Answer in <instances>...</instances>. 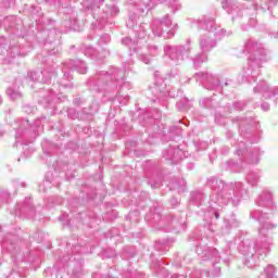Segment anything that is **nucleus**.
Masks as SVG:
<instances>
[{
    "instance_id": "nucleus-1",
    "label": "nucleus",
    "mask_w": 278,
    "mask_h": 278,
    "mask_svg": "<svg viewBox=\"0 0 278 278\" xmlns=\"http://www.w3.org/2000/svg\"><path fill=\"white\" fill-rule=\"evenodd\" d=\"M206 186L212 190L208 198V207L212 215L218 220L219 212L232 205L238 207L242 199H249V189L241 181L226 184L225 181L212 176L207 179Z\"/></svg>"
},
{
    "instance_id": "nucleus-2",
    "label": "nucleus",
    "mask_w": 278,
    "mask_h": 278,
    "mask_svg": "<svg viewBox=\"0 0 278 278\" xmlns=\"http://www.w3.org/2000/svg\"><path fill=\"white\" fill-rule=\"evenodd\" d=\"M242 53H245L249 58L247 65L243 66L239 76L243 84H253V81H257V77H260L262 64L268 62V53L264 45L253 38L245 40Z\"/></svg>"
},
{
    "instance_id": "nucleus-3",
    "label": "nucleus",
    "mask_w": 278,
    "mask_h": 278,
    "mask_svg": "<svg viewBox=\"0 0 278 278\" xmlns=\"http://www.w3.org/2000/svg\"><path fill=\"white\" fill-rule=\"evenodd\" d=\"M250 218L257 220L258 223V237L254 242H256V248L258 253H270V248L273 247V237H270V231H273L277 224L270 220V216L260 210H254L250 212Z\"/></svg>"
},
{
    "instance_id": "nucleus-4",
    "label": "nucleus",
    "mask_w": 278,
    "mask_h": 278,
    "mask_svg": "<svg viewBox=\"0 0 278 278\" xmlns=\"http://www.w3.org/2000/svg\"><path fill=\"white\" fill-rule=\"evenodd\" d=\"M125 81V70L112 67L110 72H98L93 77L89 78L88 86L93 92H103V90H114V88H123Z\"/></svg>"
},
{
    "instance_id": "nucleus-5",
    "label": "nucleus",
    "mask_w": 278,
    "mask_h": 278,
    "mask_svg": "<svg viewBox=\"0 0 278 278\" xmlns=\"http://www.w3.org/2000/svg\"><path fill=\"white\" fill-rule=\"evenodd\" d=\"M247 3L233 2L226 0L222 2V8L228 13L232 14V21H238L242 16H249L251 12H257L262 10L266 12L270 10L269 3H278V0H245Z\"/></svg>"
},
{
    "instance_id": "nucleus-6",
    "label": "nucleus",
    "mask_w": 278,
    "mask_h": 278,
    "mask_svg": "<svg viewBox=\"0 0 278 278\" xmlns=\"http://www.w3.org/2000/svg\"><path fill=\"white\" fill-rule=\"evenodd\" d=\"M163 53L174 66H181L186 60H190L192 41L187 39L185 45H165L163 47Z\"/></svg>"
},
{
    "instance_id": "nucleus-7",
    "label": "nucleus",
    "mask_w": 278,
    "mask_h": 278,
    "mask_svg": "<svg viewBox=\"0 0 278 278\" xmlns=\"http://www.w3.org/2000/svg\"><path fill=\"white\" fill-rule=\"evenodd\" d=\"M103 4V0H98V2H91L87 4V10L91 12L93 18L96 20L94 27L98 29H103L108 24V16H116L119 12L116 5H105V8L101 9Z\"/></svg>"
},
{
    "instance_id": "nucleus-8",
    "label": "nucleus",
    "mask_w": 278,
    "mask_h": 278,
    "mask_svg": "<svg viewBox=\"0 0 278 278\" xmlns=\"http://www.w3.org/2000/svg\"><path fill=\"white\" fill-rule=\"evenodd\" d=\"M256 244L257 242L251 239H243L239 244V252L244 255V264L248 268L260 266V257L268 255V253L261 254Z\"/></svg>"
},
{
    "instance_id": "nucleus-9",
    "label": "nucleus",
    "mask_w": 278,
    "mask_h": 278,
    "mask_svg": "<svg viewBox=\"0 0 278 278\" xmlns=\"http://www.w3.org/2000/svg\"><path fill=\"white\" fill-rule=\"evenodd\" d=\"M20 127L15 134L14 147L21 142L27 144V142H34L38 136V127H40V119H36L34 124H29L28 119H20Z\"/></svg>"
},
{
    "instance_id": "nucleus-10",
    "label": "nucleus",
    "mask_w": 278,
    "mask_h": 278,
    "mask_svg": "<svg viewBox=\"0 0 278 278\" xmlns=\"http://www.w3.org/2000/svg\"><path fill=\"white\" fill-rule=\"evenodd\" d=\"M152 34L166 40L174 38L177 31V24H173L170 16L167 14L163 18H154L151 24Z\"/></svg>"
},
{
    "instance_id": "nucleus-11",
    "label": "nucleus",
    "mask_w": 278,
    "mask_h": 278,
    "mask_svg": "<svg viewBox=\"0 0 278 278\" xmlns=\"http://www.w3.org/2000/svg\"><path fill=\"white\" fill-rule=\"evenodd\" d=\"M232 123H237L239 134L242 138H245L252 142V144L260 142V136L255 132L257 131V122L255 119L251 117H235L232 118Z\"/></svg>"
},
{
    "instance_id": "nucleus-12",
    "label": "nucleus",
    "mask_w": 278,
    "mask_h": 278,
    "mask_svg": "<svg viewBox=\"0 0 278 278\" xmlns=\"http://www.w3.org/2000/svg\"><path fill=\"white\" fill-rule=\"evenodd\" d=\"M197 24L201 29H205V31L214 34L215 38H218V40H220V38H225V36H231V30L220 28V26L216 24V20L212 16L203 15L197 20Z\"/></svg>"
},
{
    "instance_id": "nucleus-13",
    "label": "nucleus",
    "mask_w": 278,
    "mask_h": 278,
    "mask_svg": "<svg viewBox=\"0 0 278 278\" xmlns=\"http://www.w3.org/2000/svg\"><path fill=\"white\" fill-rule=\"evenodd\" d=\"M194 78L206 90H223V86H220V77H218V75L208 72H200L194 74Z\"/></svg>"
},
{
    "instance_id": "nucleus-14",
    "label": "nucleus",
    "mask_w": 278,
    "mask_h": 278,
    "mask_svg": "<svg viewBox=\"0 0 278 278\" xmlns=\"http://www.w3.org/2000/svg\"><path fill=\"white\" fill-rule=\"evenodd\" d=\"M159 226L163 231H184L186 230V222L184 218L175 219L173 215H165L163 218L160 219Z\"/></svg>"
},
{
    "instance_id": "nucleus-15",
    "label": "nucleus",
    "mask_w": 278,
    "mask_h": 278,
    "mask_svg": "<svg viewBox=\"0 0 278 278\" xmlns=\"http://www.w3.org/2000/svg\"><path fill=\"white\" fill-rule=\"evenodd\" d=\"M195 252L199 257L203 260V262H207V260H213L214 264H218L220 262V255H218V250L214 248H210L207 245H198L195 248Z\"/></svg>"
},
{
    "instance_id": "nucleus-16",
    "label": "nucleus",
    "mask_w": 278,
    "mask_h": 278,
    "mask_svg": "<svg viewBox=\"0 0 278 278\" xmlns=\"http://www.w3.org/2000/svg\"><path fill=\"white\" fill-rule=\"evenodd\" d=\"M163 157L167 160V162H170V164H179L181 160L188 157V153L179 149V147H169L168 149L163 151Z\"/></svg>"
},
{
    "instance_id": "nucleus-17",
    "label": "nucleus",
    "mask_w": 278,
    "mask_h": 278,
    "mask_svg": "<svg viewBox=\"0 0 278 278\" xmlns=\"http://www.w3.org/2000/svg\"><path fill=\"white\" fill-rule=\"evenodd\" d=\"M136 9H131L128 15V20L126 21V27L128 29H132V31L138 27V21H140V14H144V12H149L150 10L144 7V4L138 5L136 4Z\"/></svg>"
},
{
    "instance_id": "nucleus-18",
    "label": "nucleus",
    "mask_w": 278,
    "mask_h": 278,
    "mask_svg": "<svg viewBox=\"0 0 278 278\" xmlns=\"http://www.w3.org/2000/svg\"><path fill=\"white\" fill-rule=\"evenodd\" d=\"M151 92L157 99V101H163V99H166V97L175 98V92L170 91V88H168L164 83H155L151 87Z\"/></svg>"
},
{
    "instance_id": "nucleus-19",
    "label": "nucleus",
    "mask_w": 278,
    "mask_h": 278,
    "mask_svg": "<svg viewBox=\"0 0 278 278\" xmlns=\"http://www.w3.org/2000/svg\"><path fill=\"white\" fill-rule=\"evenodd\" d=\"M217 45L218 42L214 37H212V33L210 31L199 37V47L202 53H210V51H212V49H215Z\"/></svg>"
},
{
    "instance_id": "nucleus-20",
    "label": "nucleus",
    "mask_w": 278,
    "mask_h": 278,
    "mask_svg": "<svg viewBox=\"0 0 278 278\" xmlns=\"http://www.w3.org/2000/svg\"><path fill=\"white\" fill-rule=\"evenodd\" d=\"M142 1L146 4V10H153L157 5V3H164V2L168 3V8H170L173 14L181 10V3L179 2V0H142Z\"/></svg>"
},
{
    "instance_id": "nucleus-21",
    "label": "nucleus",
    "mask_w": 278,
    "mask_h": 278,
    "mask_svg": "<svg viewBox=\"0 0 278 278\" xmlns=\"http://www.w3.org/2000/svg\"><path fill=\"white\" fill-rule=\"evenodd\" d=\"M254 92L257 93L260 92L261 94H263L264 99H270L271 97H274L275 99H278V87H268V84H266V81H261L260 84H257L256 87H254Z\"/></svg>"
},
{
    "instance_id": "nucleus-22",
    "label": "nucleus",
    "mask_w": 278,
    "mask_h": 278,
    "mask_svg": "<svg viewBox=\"0 0 278 278\" xmlns=\"http://www.w3.org/2000/svg\"><path fill=\"white\" fill-rule=\"evenodd\" d=\"M17 213L20 216H25L26 218L36 217V208H34V204H31V198H25L23 204L17 205Z\"/></svg>"
},
{
    "instance_id": "nucleus-23",
    "label": "nucleus",
    "mask_w": 278,
    "mask_h": 278,
    "mask_svg": "<svg viewBox=\"0 0 278 278\" xmlns=\"http://www.w3.org/2000/svg\"><path fill=\"white\" fill-rule=\"evenodd\" d=\"M258 207H266L267 210H275V202H273V193L269 191H263L255 200Z\"/></svg>"
},
{
    "instance_id": "nucleus-24",
    "label": "nucleus",
    "mask_w": 278,
    "mask_h": 278,
    "mask_svg": "<svg viewBox=\"0 0 278 278\" xmlns=\"http://www.w3.org/2000/svg\"><path fill=\"white\" fill-rule=\"evenodd\" d=\"M148 53L149 54H138V60H140V62H143V64H151V62H153V58H157V55H160V47L155 45H149Z\"/></svg>"
},
{
    "instance_id": "nucleus-25",
    "label": "nucleus",
    "mask_w": 278,
    "mask_h": 278,
    "mask_svg": "<svg viewBox=\"0 0 278 278\" xmlns=\"http://www.w3.org/2000/svg\"><path fill=\"white\" fill-rule=\"evenodd\" d=\"M63 66L68 71H77L80 75H86V73H88V66H86V63L81 60H70L68 62H65Z\"/></svg>"
},
{
    "instance_id": "nucleus-26",
    "label": "nucleus",
    "mask_w": 278,
    "mask_h": 278,
    "mask_svg": "<svg viewBox=\"0 0 278 278\" xmlns=\"http://www.w3.org/2000/svg\"><path fill=\"white\" fill-rule=\"evenodd\" d=\"M201 108H205L206 110H215V108H220V103L216 98V94H213L212 98H203L200 100Z\"/></svg>"
},
{
    "instance_id": "nucleus-27",
    "label": "nucleus",
    "mask_w": 278,
    "mask_h": 278,
    "mask_svg": "<svg viewBox=\"0 0 278 278\" xmlns=\"http://www.w3.org/2000/svg\"><path fill=\"white\" fill-rule=\"evenodd\" d=\"M85 55H87L88 58H92V60H103L104 58H108V55H110V51L109 50H104L103 54H101L100 52H97V50L91 47L88 46L85 49Z\"/></svg>"
},
{
    "instance_id": "nucleus-28",
    "label": "nucleus",
    "mask_w": 278,
    "mask_h": 278,
    "mask_svg": "<svg viewBox=\"0 0 278 278\" xmlns=\"http://www.w3.org/2000/svg\"><path fill=\"white\" fill-rule=\"evenodd\" d=\"M28 79L30 81H39V84H49L51 77H45V72H29Z\"/></svg>"
},
{
    "instance_id": "nucleus-29",
    "label": "nucleus",
    "mask_w": 278,
    "mask_h": 278,
    "mask_svg": "<svg viewBox=\"0 0 278 278\" xmlns=\"http://www.w3.org/2000/svg\"><path fill=\"white\" fill-rule=\"evenodd\" d=\"M190 60L193 64V68H201V64L207 62V54L205 52H200L194 56L190 58Z\"/></svg>"
},
{
    "instance_id": "nucleus-30",
    "label": "nucleus",
    "mask_w": 278,
    "mask_h": 278,
    "mask_svg": "<svg viewBox=\"0 0 278 278\" xmlns=\"http://www.w3.org/2000/svg\"><path fill=\"white\" fill-rule=\"evenodd\" d=\"M55 101H66V96H59L58 92H55V86L50 90V94L46 98V102L48 103V106H51V102Z\"/></svg>"
},
{
    "instance_id": "nucleus-31",
    "label": "nucleus",
    "mask_w": 278,
    "mask_h": 278,
    "mask_svg": "<svg viewBox=\"0 0 278 278\" xmlns=\"http://www.w3.org/2000/svg\"><path fill=\"white\" fill-rule=\"evenodd\" d=\"M72 79L73 76L71 75V72H66V70H64L63 77L59 81V86H61V88H73V83H71Z\"/></svg>"
},
{
    "instance_id": "nucleus-32",
    "label": "nucleus",
    "mask_w": 278,
    "mask_h": 278,
    "mask_svg": "<svg viewBox=\"0 0 278 278\" xmlns=\"http://www.w3.org/2000/svg\"><path fill=\"white\" fill-rule=\"evenodd\" d=\"M7 94L12 101H18V99H23V92L16 88V86L9 87L7 89Z\"/></svg>"
},
{
    "instance_id": "nucleus-33",
    "label": "nucleus",
    "mask_w": 278,
    "mask_h": 278,
    "mask_svg": "<svg viewBox=\"0 0 278 278\" xmlns=\"http://www.w3.org/2000/svg\"><path fill=\"white\" fill-rule=\"evenodd\" d=\"M248 164H260V150L258 148H254L253 151L248 153V157L245 159Z\"/></svg>"
},
{
    "instance_id": "nucleus-34",
    "label": "nucleus",
    "mask_w": 278,
    "mask_h": 278,
    "mask_svg": "<svg viewBox=\"0 0 278 278\" xmlns=\"http://www.w3.org/2000/svg\"><path fill=\"white\" fill-rule=\"evenodd\" d=\"M134 33L139 40H144V37L147 36V24H139L138 27L134 29Z\"/></svg>"
},
{
    "instance_id": "nucleus-35",
    "label": "nucleus",
    "mask_w": 278,
    "mask_h": 278,
    "mask_svg": "<svg viewBox=\"0 0 278 278\" xmlns=\"http://www.w3.org/2000/svg\"><path fill=\"white\" fill-rule=\"evenodd\" d=\"M122 45H125L126 47H128V49H130V51L132 50L135 53H138V43L136 41H134V39L131 37H126L122 39Z\"/></svg>"
},
{
    "instance_id": "nucleus-36",
    "label": "nucleus",
    "mask_w": 278,
    "mask_h": 278,
    "mask_svg": "<svg viewBox=\"0 0 278 278\" xmlns=\"http://www.w3.org/2000/svg\"><path fill=\"white\" fill-rule=\"evenodd\" d=\"M275 273H276V268L274 267V265H267L258 278H277Z\"/></svg>"
},
{
    "instance_id": "nucleus-37",
    "label": "nucleus",
    "mask_w": 278,
    "mask_h": 278,
    "mask_svg": "<svg viewBox=\"0 0 278 278\" xmlns=\"http://www.w3.org/2000/svg\"><path fill=\"white\" fill-rule=\"evenodd\" d=\"M203 202V192L201 191H194L191 193V203H194V205H201Z\"/></svg>"
},
{
    "instance_id": "nucleus-38",
    "label": "nucleus",
    "mask_w": 278,
    "mask_h": 278,
    "mask_svg": "<svg viewBox=\"0 0 278 278\" xmlns=\"http://www.w3.org/2000/svg\"><path fill=\"white\" fill-rule=\"evenodd\" d=\"M236 154L239 157H244V155H247V143H244V141H240L237 144Z\"/></svg>"
},
{
    "instance_id": "nucleus-39",
    "label": "nucleus",
    "mask_w": 278,
    "mask_h": 278,
    "mask_svg": "<svg viewBox=\"0 0 278 278\" xmlns=\"http://www.w3.org/2000/svg\"><path fill=\"white\" fill-rule=\"evenodd\" d=\"M247 179L250 186H257V182L260 181V175H257V173L255 172H251L250 174H248Z\"/></svg>"
},
{
    "instance_id": "nucleus-40",
    "label": "nucleus",
    "mask_w": 278,
    "mask_h": 278,
    "mask_svg": "<svg viewBox=\"0 0 278 278\" xmlns=\"http://www.w3.org/2000/svg\"><path fill=\"white\" fill-rule=\"evenodd\" d=\"M240 225V222L233 217L225 220V228L226 229H233Z\"/></svg>"
},
{
    "instance_id": "nucleus-41",
    "label": "nucleus",
    "mask_w": 278,
    "mask_h": 278,
    "mask_svg": "<svg viewBox=\"0 0 278 278\" xmlns=\"http://www.w3.org/2000/svg\"><path fill=\"white\" fill-rule=\"evenodd\" d=\"M176 108L179 112H186L190 110V102L188 100H181L176 103Z\"/></svg>"
},
{
    "instance_id": "nucleus-42",
    "label": "nucleus",
    "mask_w": 278,
    "mask_h": 278,
    "mask_svg": "<svg viewBox=\"0 0 278 278\" xmlns=\"http://www.w3.org/2000/svg\"><path fill=\"white\" fill-rule=\"evenodd\" d=\"M155 249L156 251H168L170 249V245L168 244V241L163 240V241H156L155 243Z\"/></svg>"
},
{
    "instance_id": "nucleus-43",
    "label": "nucleus",
    "mask_w": 278,
    "mask_h": 278,
    "mask_svg": "<svg viewBox=\"0 0 278 278\" xmlns=\"http://www.w3.org/2000/svg\"><path fill=\"white\" fill-rule=\"evenodd\" d=\"M172 188H174V190H184V188L186 187V180L184 179H178V180H174L170 182Z\"/></svg>"
},
{
    "instance_id": "nucleus-44",
    "label": "nucleus",
    "mask_w": 278,
    "mask_h": 278,
    "mask_svg": "<svg viewBox=\"0 0 278 278\" xmlns=\"http://www.w3.org/2000/svg\"><path fill=\"white\" fill-rule=\"evenodd\" d=\"M8 54L11 58H16L18 55H21V48H18V46H13L8 50Z\"/></svg>"
},
{
    "instance_id": "nucleus-45",
    "label": "nucleus",
    "mask_w": 278,
    "mask_h": 278,
    "mask_svg": "<svg viewBox=\"0 0 278 278\" xmlns=\"http://www.w3.org/2000/svg\"><path fill=\"white\" fill-rule=\"evenodd\" d=\"M215 123L217 125L225 126V125H227V117H225V115H222L220 113H217L215 115Z\"/></svg>"
},
{
    "instance_id": "nucleus-46",
    "label": "nucleus",
    "mask_w": 278,
    "mask_h": 278,
    "mask_svg": "<svg viewBox=\"0 0 278 278\" xmlns=\"http://www.w3.org/2000/svg\"><path fill=\"white\" fill-rule=\"evenodd\" d=\"M110 40H111L110 35L104 34V35H102V36L100 37V39H99V41H98V45H99L100 47H103V45H110Z\"/></svg>"
},
{
    "instance_id": "nucleus-47",
    "label": "nucleus",
    "mask_w": 278,
    "mask_h": 278,
    "mask_svg": "<svg viewBox=\"0 0 278 278\" xmlns=\"http://www.w3.org/2000/svg\"><path fill=\"white\" fill-rule=\"evenodd\" d=\"M8 199H10V192L0 189V203H8Z\"/></svg>"
},
{
    "instance_id": "nucleus-48",
    "label": "nucleus",
    "mask_w": 278,
    "mask_h": 278,
    "mask_svg": "<svg viewBox=\"0 0 278 278\" xmlns=\"http://www.w3.org/2000/svg\"><path fill=\"white\" fill-rule=\"evenodd\" d=\"M67 116H68V118H72V121L79 118V114L77 113V111L75 109H68Z\"/></svg>"
},
{
    "instance_id": "nucleus-49",
    "label": "nucleus",
    "mask_w": 278,
    "mask_h": 278,
    "mask_svg": "<svg viewBox=\"0 0 278 278\" xmlns=\"http://www.w3.org/2000/svg\"><path fill=\"white\" fill-rule=\"evenodd\" d=\"M245 105L247 104L244 102L239 101V102H235L232 104V108H233V110H237L238 112H242V110H244Z\"/></svg>"
},
{
    "instance_id": "nucleus-50",
    "label": "nucleus",
    "mask_w": 278,
    "mask_h": 278,
    "mask_svg": "<svg viewBox=\"0 0 278 278\" xmlns=\"http://www.w3.org/2000/svg\"><path fill=\"white\" fill-rule=\"evenodd\" d=\"M22 109H23V112H25V114H34V110H36V108L29 104H24Z\"/></svg>"
},
{
    "instance_id": "nucleus-51",
    "label": "nucleus",
    "mask_w": 278,
    "mask_h": 278,
    "mask_svg": "<svg viewBox=\"0 0 278 278\" xmlns=\"http://www.w3.org/2000/svg\"><path fill=\"white\" fill-rule=\"evenodd\" d=\"M149 185H151L152 190H155L157 188H160V186H162V178H159L157 180L149 181Z\"/></svg>"
},
{
    "instance_id": "nucleus-52",
    "label": "nucleus",
    "mask_w": 278,
    "mask_h": 278,
    "mask_svg": "<svg viewBox=\"0 0 278 278\" xmlns=\"http://www.w3.org/2000/svg\"><path fill=\"white\" fill-rule=\"evenodd\" d=\"M130 5H139V8H142V5H144V8H147V4L143 0H130Z\"/></svg>"
},
{
    "instance_id": "nucleus-53",
    "label": "nucleus",
    "mask_w": 278,
    "mask_h": 278,
    "mask_svg": "<svg viewBox=\"0 0 278 278\" xmlns=\"http://www.w3.org/2000/svg\"><path fill=\"white\" fill-rule=\"evenodd\" d=\"M39 22L43 23V25H53L55 23L52 18H47L45 16H42Z\"/></svg>"
},
{
    "instance_id": "nucleus-54",
    "label": "nucleus",
    "mask_w": 278,
    "mask_h": 278,
    "mask_svg": "<svg viewBox=\"0 0 278 278\" xmlns=\"http://www.w3.org/2000/svg\"><path fill=\"white\" fill-rule=\"evenodd\" d=\"M213 266H214V269L211 274L212 277H220V267H216V265H214V264H213Z\"/></svg>"
},
{
    "instance_id": "nucleus-55",
    "label": "nucleus",
    "mask_w": 278,
    "mask_h": 278,
    "mask_svg": "<svg viewBox=\"0 0 278 278\" xmlns=\"http://www.w3.org/2000/svg\"><path fill=\"white\" fill-rule=\"evenodd\" d=\"M249 21H250V27H255V25H257V18H255V15H251Z\"/></svg>"
},
{
    "instance_id": "nucleus-56",
    "label": "nucleus",
    "mask_w": 278,
    "mask_h": 278,
    "mask_svg": "<svg viewBox=\"0 0 278 278\" xmlns=\"http://www.w3.org/2000/svg\"><path fill=\"white\" fill-rule=\"evenodd\" d=\"M81 245L80 244H77V245H74L73 248H72V253H81Z\"/></svg>"
},
{
    "instance_id": "nucleus-57",
    "label": "nucleus",
    "mask_w": 278,
    "mask_h": 278,
    "mask_svg": "<svg viewBox=\"0 0 278 278\" xmlns=\"http://www.w3.org/2000/svg\"><path fill=\"white\" fill-rule=\"evenodd\" d=\"M261 108H262V110H263L264 112H268V111L270 110V104L267 103V102H263V103L261 104Z\"/></svg>"
},
{
    "instance_id": "nucleus-58",
    "label": "nucleus",
    "mask_w": 278,
    "mask_h": 278,
    "mask_svg": "<svg viewBox=\"0 0 278 278\" xmlns=\"http://www.w3.org/2000/svg\"><path fill=\"white\" fill-rule=\"evenodd\" d=\"M71 260V256H63L62 258H60V263L61 264H63V266H64V264H67V262Z\"/></svg>"
},
{
    "instance_id": "nucleus-59",
    "label": "nucleus",
    "mask_w": 278,
    "mask_h": 278,
    "mask_svg": "<svg viewBox=\"0 0 278 278\" xmlns=\"http://www.w3.org/2000/svg\"><path fill=\"white\" fill-rule=\"evenodd\" d=\"M226 138L227 140H231V138H233V131L230 129L226 130Z\"/></svg>"
},
{
    "instance_id": "nucleus-60",
    "label": "nucleus",
    "mask_w": 278,
    "mask_h": 278,
    "mask_svg": "<svg viewBox=\"0 0 278 278\" xmlns=\"http://www.w3.org/2000/svg\"><path fill=\"white\" fill-rule=\"evenodd\" d=\"M228 166L230 168H236V166H238V163L233 162V161H228Z\"/></svg>"
},
{
    "instance_id": "nucleus-61",
    "label": "nucleus",
    "mask_w": 278,
    "mask_h": 278,
    "mask_svg": "<svg viewBox=\"0 0 278 278\" xmlns=\"http://www.w3.org/2000/svg\"><path fill=\"white\" fill-rule=\"evenodd\" d=\"M59 220H68V215L63 214L62 216L59 217Z\"/></svg>"
},
{
    "instance_id": "nucleus-62",
    "label": "nucleus",
    "mask_w": 278,
    "mask_h": 278,
    "mask_svg": "<svg viewBox=\"0 0 278 278\" xmlns=\"http://www.w3.org/2000/svg\"><path fill=\"white\" fill-rule=\"evenodd\" d=\"M116 256V252L114 250H111V254H105V257H114Z\"/></svg>"
},
{
    "instance_id": "nucleus-63",
    "label": "nucleus",
    "mask_w": 278,
    "mask_h": 278,
    "mask_svg": "<svg viewBox=\"0 0 278 278\" xmlns=\"http://www.w3.org/2000/svg\"><path fill=\"white\" fill-rule=\"evenodd\" d=\"M55 53H58V50L55 49H52L49 51V55H55Z\"/></svg>"
},
{
    "instance_id": "nucleus-64",
    "label": "nucleus",
    "mask_w": 278,
    "mask_h": 278,
    "mask_svg": "<svg viewBox=\"0 0 278 278\" xmlns=\"http://www.w3.org/2000/svg\"><path fill=\"white\" fill-rule=\"evenodd\" d=\"M187 168H189V170H192V168H194V164L189 163V164L187 165Z\"/></svg>"
}]
</instances>
